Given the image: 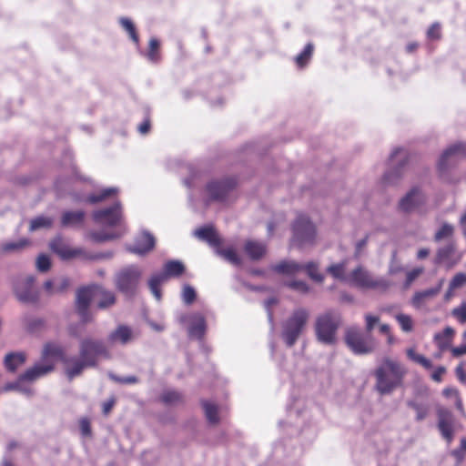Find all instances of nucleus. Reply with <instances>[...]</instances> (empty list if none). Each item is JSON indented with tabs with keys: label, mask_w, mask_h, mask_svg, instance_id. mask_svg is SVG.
<instances>
[{
	"label": "nucleus",
	"mask_w": 466,
	"mask_h": 466,
	"mask_svg": "<svg viewBox=\"0 0 466 466\" xmlns=\"http://www.w3.org/2000/svg\"><path fill=\"white\" fill-rule=\"evenodd\" d=\"M453 233V227L451 224L444 223L441 228L435 233L434 240L440 241L444 238L451 236Z\"/></svg>",
	"instance_id": "8fccbe9b"
},
{
	"label": "nucleus",
	"mask_w": 466,
	"mask_h": 466,
	"mask_svg": "<svg viewBox=\"0 0 466 466\" xmlns=\"http://www.w3.org/2000/svg\"><path fill=\"white\" fill-rule=\"evenodd\" d=\"M346 261L337 264H332L327 268V272L334 279L343 280L345 279Z\"/></svg>",
	"instance_id": "58836bf2"
},
{
	"label": "nucleus",
	"mask_w": 466,
	"mask_h": 466,
	"mask_svg": "<svg viewBox=\"0 0 466 466\" xmlns=\"http://www.w3.org/2000/svg\"><path fill=\"white\" fill-rule=\"evenodd\" d=\"M344 340L347 347L355 355H368L376 349L375 339L369 334H364L358 327L351 326L345 331Z\"/></svg>",
	"instance_id": "423d86ee"
},
{
	"label": "nucleus",
	"mask_w": 466,
	"mask_h": 466,
	"mask_svg": "<svg viewBox=\"0 0 466 466\" xmlns=\"http://www.w3.org/2000/svg\"><path fill=\"white\" fill-rule=\"evenodd\" d=\"M156 242V238L151 232L141 229L134 237L133 243L125 245V248L131 254L144 257L154 250Z\"/></svg>",
	"instance_id": "9b49d317"
},
{
	"label": "nucleus",
	"mask_w": 466,
	"mask_h": 466,
	"mask_svg": "<svg viewBox=\"0 0 466 466\" xmlns=\"http://www.w3.org/2000/svg\"><path fill=\"white\" fill-rule=\"evenodd\" d=\"M115 193H116V189L114 187L106 188V189H103L98 194L89 195L87 197V198H86V201L91 203V204H95V203H97V202H102L106 198H107L109 196H111V195H113Z\"/></svg>",
	"instance_id": "c03bdc74"
},
{
	"label": "nucleus",
	"mask_w": 466,
	"mask_h": 466,
	"mask_svg": "<svg viewBox=\"0 0 466 466\" xmlns=\"http://www.w3.org/2000/svg\"><path fill=\"white\" fill-rule=\"evenodd\" d=\"M454 333V329L448 326L443 329L442 332H439L434 335V341L441 350H445L450 347V343Z\"/></svg>",
	"instance_id": "c85d7f7f"
},
{
	"label": "nucleus",
	"mask_w": 466,
	"mask_h": 466,
	"mask_svg": "<svg viewBox=\"0 0 466 466\" xmlns=\"http://www.w3.org/2000/svg\"><path fill=\"white\" fill-rule=\"evenodd\" d=\"M34 283L33 276L20 277L15 281L14 293L21 303L33 304L38 300L39 294Z\"/></svg>",
	"instance_id": "1a4fd4ad"
},
{
	"label": "nucleus",
	"mask_w": 466,
	"mask_h": 466,
	"mask_svg": "<svg viewBox=\"0 0 466 466\" xmlns=\"http://www.w3.org/2000/svg\"><path fill=\"white\" fill-rule=\"evenodd\" d=\"M25 380H21V375L17 378V380L14 382H9L5 384L2 390L3 391H11V390H17L23 394H25L27 396H31L33 394V390L25 385Z\"/></svg>",
	"instance_id": "72a5a7b5"
},
{
	"label": "nucleus",
	"mask_w": 466,
	"mask_h": 466,
	"mask_svg": "<svg viewBox=\"0 0 466 466\" xmlns=\"http://www.w3.org/2000/svg\"><path fill=\"white\" fill-rule=\"evenodd\" d=\"M150 127H151V124H150V119L148 117H147L137 127V130L138 132L141 134V135H147L149 130H150Z\"/></svg>",
	"instance_id": "69168bd1"
},
{
	"label": "nucleus",
	"mask_w": 466,
	"mask_h": 466,
	"mask_svg": "<svg viewBox=\"0 0 466 466\" xmlns=\"http://www.w3.org/2000/svg\"><path fill=\"white\" fill-rule=\"evenodd\" d=\"M53 224V219L48 217L40 216L31 220L29 229L35 231L40 228H50Z\"/></svg>",
	"instance_id": "4c0bfd02"
},
{
	"label": "nucleus",
	"mask_w": 466,
	"mask_h": 466,
	"mask_svg": "<svg viewBox=\"0 0 466 466\" xmlns=\"http://www.w3.org/2000/svg\"><path fill=\"white\" fill-rule=\"evenodd\" d=\"M165 281H166V279H164V277L160 274V272H158V273L153 274L147 282L148 288H149L151 293L156 298V299L158 301L162 298L160 286Z\"/></svg>",
	"instance_id": "2f4dec72"
},
{
	"label": "nucleus",
	"mask_w": 466,
	"mask_h": 466,
	"mask_svg": "<svg viewBox=\"0 0 466 466\" xmlns=\"http://www.w3.org/2000/svg\"><path fill=\"white\" fill-rule=\"evenodd\" d=\"M160 399L165 404H174L180 400L181 395L176 390H167L162 393Z\"/></svg>",
	"instance_id": "09e8293b"
},
{
	"label": "nucleus",
	"mask_w": 466,
	"mask_h": 466,
	"mask_svg": "<svg viewBox=\"0 0 466 466\" xmlns=\"http://www.w3.org/2000/svg\"><path fill=\"white\" fill-rule=\"evenodd\" d=\"M382 367H385L387 372L389 371L392 377L401 381L403 371L396 361L386 359Z\"/></svg>",
	"instance_id": "e433bc0d"
},
{
	"label": "nucleus",
	"mask_w": 466,
	"mask_h": 466,
	"mask_svg": "<svg viewBox=\"0 0 466 466\" xmlns=\"http://www.w3.org/2000/svg\"><path fill=\"white\" fill-rule=\"evenodd\" d=\"M201 403L208 421L210 424H217L219 421L218 406L208 400H202Z\"/></svg>",
	"instance_id": "f704fd0d"
},
{
	"label": "nucleus",
	"mask_w": 466,
	"mask_h": 466,
	"mask_svg": "<svg viewBox=\"0 0 466 466\" xmlns=\"http://www.w3.org/2000/svg\"><path fill=\"white\" fill-rule=\"evenodd\" d=\"M309 316V310L300 307L282 320L280 338L288 348H292L298 342L307 327Z\"/></svg>",
	"instance_id": "f03ea898"
},
{
	"label": "nucleus",
	"mask_w": 466,
	"mask_h": 466,
	"mask_svg": "<svg viewBox=\"0 0 466 466\" xmlns=\"http://www.w3.org/2000/svg\"><path fill=\"white\" fill-rule=\"evenodd\" d=\"M376 389L380 394H389L400 383V380L389 374L385 367H379L375 371Z\"/></svg>",
	"instance_id": "f3484780"
},
{
	"label": "nucleus",
	"mask_w": 466,
	"mask_h": 466,
	"mask_svg": "<svg viewBox=\"0 0 466 466\" xmlns=\"http://www.w3.org/2000/svg\"><path fill=\"white\" fill-rule=\"evenodd\" d=\"M292 237L290 245L299 249L313 247L316 242L317 230L309 217L303 214L297 216L291 225Z\"/></svg>",
	"instance_id": "39448f33"
},
{
	"label": "nucleus",
	"mask_w": 466,
	"mask_h": 466,
	"mask_svg": "<svg viewBox=\"0 0 466 466\" xmlns=\"http://www.w3.org/2000/svg\"><path fill=\"white\" fill-rule=\"evenodd\" d=\"M313 49V44L308 43L303 51L296 56L295 61L299 66H303L309 62L312 56Z\"/></svg>",
	"instance_id": "ea45409f"
},
{
	"label": "nucleus",
	"mask_w": 466,
	"mask_h": 466,
	"mask_svg": "<svg viewBox=\"0 0 466 466\" xmlns=\"http://www.w3.org/2000/svg\"><path fill=\"white\" fill-rule=\"evenodd\" d=\"M181 297L186 305H191L197 299V292L192 286L185 284L182 289Z\"/></svg>",
	"instance_id": "a18cd8bd"
},
{
	"label": "nucleus",
	"mask_w": 466,
	"mask_h": 466,
	"mask_svg": "<svg viewBox=\"0 0 466 466\" xmlns=\"http://www.w3.org/2000/svg\"><path fill=\"white\" fill-rule=\"evenodd\" d=\"M441 36V25L433 23L427 31V37L431 40H438Z\"/></svg>",
	"instance_id": "13d9d810"
},
{
	"label": "nucleus",
	"mask_w": 466,
	"mask_h": 466,
	"mask_svg": "<svg viewBox=\"0 0 466 466\" xmlns=\"http://www.w3.org/2000/svg\"><path fill=\"white\" fill-rule=\"evenodd\" d=\"M406 151L402 148H395L390 156V162L393 166V169L387 171L383 176V182L386 185H395L401 177V168L407 162Z\"/></svg>",
	"instance_id": "ddd939ff"
},
{
	"label": "nucleus",
	"mask_w": 466,
	"mask_h": 466,
	"mask_svg": "<svg viewBox=\"0 0 466 466\" xmlns=\"http://www.w3.org/2000/svg\"><path fill=\"white\" fill-rule=\"evenodd\" d=\"M61 357L62 350L59 346L53 343L46 344L41 360L22 373L21 380H24L25 383H32L46 376L54 370L56 361Z\"/></svg>",
	"instance_id": "20e7f679"
},
{
	"label": "nucleus",
	"mask_w": 466,
	"mask_h": 466,
	"mask_svg": "<svg viewBox=\"0 0 466 466\" xmlns=\"http://www.w3.org/2000/svg\"><path fill=\"white\" fill-rule=\"evenodd\" d=\"M27 244L28 241L26 239L6 242L1 246V249L6 253L15 252L23 249Z\"/></svg>",
	"instance_id": "79ce46f5"
},
{
	"label": "nucleus",
	"mask_w": 466,
	"mask_h": 466,
	"mask_svg": "<svg viewBox=\"0 0 466 466\" xmlns=\"http://www.w3.org/2000/svg\"><path fill=\"white\" fill-rule=\"evenodd\" d=\"M119 23L123 29L128 35L129 39L137 46H139V36L137 31V27L133 21L127 17H121Z\"/></svg>",
	"instance_id": "473e14b6"
},
{
	"label": "nucleus",
	"mask_w": 466,
	"mask_h": 466,
	"mask_svg": "<svg viewBox=\"0 0 466 466\" xmlns=\"http://www.w3.org/2000/svg\"><path fill=\"white\" fill-rule=\"evenodd\" d=\"M423 271L421 268H416L409 271L406 275V284L410 285L412 283Z\"/></svg>",
	"instance_id": "e2e57ef3"
},
{
	"label": "nucleus",
	"mask_w": 466,
	"mask_h": 466,
	"mask_svg": "<svg viewBox=\"0 0 466 466\" xmlns=\"http://www.w3.org/2000/svg\"><path fill=\"white\" fill-rule=\"evenodd\" d=\"M135 336L133 330L124 325L118 326V342L127 344L134 339Z\"/></svg>",
	"instance_id": "49530a36"
},
{
	"label": "nucleus",
	"mask_w": 466,
	"mask_h": 466,
	"mask_svg": "<svg viewBox=\"0 0 466 466\" xmlns=\"http://www.w3.org/2000/svg\"><path fill=\"white\" fill-rule=\"evenodd\" d=\"M342 323L339 310L329 309L317 316L314 323L316 339L321 344L331 346L337 342V332Z\"/></svg>",
	"instance_id": "7ed1b4c3"
},
{
	"label": "nucleus",
	"mask_w": 466,
	"mask_h": 466,
	"mask_svg": "<svg viewBox=\"0 0 466 466\" xmlns=\"http://www.w3.org/2000/svg\"><path fill=\"white\" fill-rule=\"evenodd\" d=\"M349 281L360 289H387L390 284L384 279H373L363 267L354 268L349 276Z\"/></svg>",
	"instance_id": "9d476101"
},
{
	"label": "nucleus",
	"mask_w": 466,
	"mask_h": 466,
	"mask_svg": "<svg viewBox=\"0 0 466 466\" xmlns=\"http://www.w3.org/2000/svg\"><path fill=\"white\" fill-rule=\"evenodd\" d=\"M446 372V368L443 366H439L435 369L433 373L431 374V379L434 381L441 382L442 380V375Z\"/></svg>",
	"instance_id": "0e129e2a"
},
{
	"label": "nucleus",
	"mask_w": 466,
	"mask_h": 466,
	"mask_svg": "<svg viewBox=\"0 0 466 466\" xmlns=\"http://www.w3.org/2000/svg\"><path fill=\"white\" fill-rule=\"evenodd\" d=\"M79 428L81 435L85 438L91 437L92 431L90 421L87 418H81L79 420Z\"/></svg>",
	"instance_id": "4d7b16f0"
},
{
	"label": "nucleus",
	"mask_w": 466,
	"mask_h": 466,
	"mask_svg": "<svg viewBox=\"0 0 466 466\" xmlns=\"http://www.w3.org/2000/svg\"><path fill=\"white\" fill-rule=\"evenodd\" d=\"M102 293L103 289L96 285L84 287L77 289L76 296V309L84 323L90 322L93 319V315L89 310L90 303L97 299Z\"/></svg>",
	"instance_id": "0eeeda50"
},
{
	"label": "nucleus",
	"mask_w": 466,
	"mask_h": 466,
	"mask_svg": "<svg viewBox=\"0 0 466 466\" xmlns=\"http://www.w3.org/2000/svg\"><path fill=\"white\" fill-rule=\"evenodd\" d=\"M302 270L314 281L321 283L324 280L322 274L319 273V263L316 261H309L302 264Z\"/></svg>",
	"instance_id": "c9c22d12"
},
{
	"label": "nucleus",
	"mask_w": 466,
	"mask_h": 466,
	"mask_svg": "<svg viewBox=\"0 0 466 466\" xmlns=\"http://www.w3.org/2000/svg\"><path fill=\"white\" fill-rule=\"evenodd\" d=\"M466 284V274L457 273L450 282V289H459Z\"/></svg>",
	"instance_id": "864d4df0"
},
{
	"label": "nucleus",
	"mask_w": 466,
	"mask_h": 466,
	"mask_svg": "<svg viewBox=\"0 0 466 466\" xmlns=\"http://www.w3.org/2000/svg\"><path fill=\"white\" fill-rule=\"evenodd\" d=\"M194 235L200 240L207 242L209 246L218 248L221 239L216 229L210 226H204L195 230Z\"/></svg>",
	"instance_id": "aec40b11"
},
{
	"label": "nucleus",
	"mask_w": 466,
	"mask_h": 466,
	"mask_svg": "<svg viewBox=\"0 0 466 466\" xmlns=\"http://www.w3.org/2000/svg\"><path fill=\"white\" fill-rule=\"evenodd\" d=\"M466 155V144L464 143H456L450 146L444 152L441 154L438 167L439 169L444 171L448 167L449 160L452 157H457L461 156Z\"/></svg>",
	"instance_id": "6ab92c4d"
},
{
	"label": "nucleus",
	"mask_w": 466,
	"mask_h": 466,
	"mask_svg": "<svg viewBox=\"0 0 466 466\" xmlns=\"http://www.w3.org/2000/svg\"><path fill=\"white\" fill-rule=\"evenodd\" d=\"M187 319L189 320V326L187 329L188 336L197 339H202L207 329V323L204 316L199 313H194L188 317H181L180 321L184 322Z\"/></svg>",
	"instance_id": "a211bd4d"
},
{
	"label": "nucleus",
	"mask_w": 466,
	"mask_h": 466,
	"mask_svg": "<svg viewBox=\"0 0 466 466\" xmlns=\"http://www.w3.org/2000/svg\"><path fill=\"white\" fill-rule=\"evenodd\" d=\"M438 429L443 439L451 443L454 436L455 419L452 412L444 407L437 408Z\"/></svg>",
	"instance_id": "2eb2a0df"
},
{
	"label": "nucleus",
	"mask_w": 466,
	"mask_h": 466,
	"mask_svg": "<svg viewBox=\"0 0 466 466\" xmlns=\"http://www.w3.org/2000/svg\"><path fill=\"white\" fill-rule=\"evenodd\" d=\"M244 250L251 259L258 260L266 254L267 246L260 241L248 240L245 243Z\"/></svg>",
	"instance_id": "393cba45"
},
{
	"label": "nucleus",
	"mask_w": 466,
	"mask_h": 466,
	"mask_svg": "<svg viewBox=\"0 0 466 466\" xmlns=\"http://www.w3.org/2000/svg\"><path fill=\"white\" fill-rule=\"evenodd\" d=\"M236 186L237 180L235 177H226L209 181L206 186V189L210 200L222 201Z\"/></svg>",
	"instance_id": "f8f14e48"
},
{
	"label": "nucleus",
	"mask_w": 466,
	"mask_h": 466,
	"mask_svg": "<svg viewBox=\"0 0 466 466\" xmlns=\"http://www.w3.org/2000/svg\"><path fill=\"white\" fill-rule=\"evenodd\" d=\"M368 238H369V236L367 235L365 238L357 241V243L355 245V252H354V257L356 258L360 257L363 248L367 246Z\"/></svg>",
	"instance_id": "680f3d73"
},
{
	"label": "nucleus",
	"mask_w": 466,
	"mask_h": 466,
	"mask_svg": "<svg viewBox=\"0 0 466 466\" xmlns=\"http://www.w3.org/2000/svg\"><path fill=\"white\" fill-rule=\"evenodd\" d=\"M455 373H456V376L458 378V380L462 382V383H465L466 382V372L462 367V365H459L456 370H455Z\"/></svg>",
	"instance_id": "774afa93"
},
{
	"label": "nucleus",
	"mask_w": 466,
	"mask_h": 466,
	"mask_svg": "<svg viewBox=\"0 0 466 466\" xmlns=\"http://www.w3.org/2000/svg\"><path fill=\"white\" fill-rule=\"evenodd\" d=\"M456 252L457 246L455 241H449L444 246L438 248L434 264L437 266H444L447 269L452 268L461 259L459 256H456Z\"/></svg>",
	"instance_id": "4468645a"
},
{
	"label": "nucleus",
	"mask_w": 466,
	"mask_h": 466,
	"mask_svg": "<svg viewBox=\"0 0 466 466\" xmlns=\"http://www.w3.org/2000/svg\"><path fill=\"white\" fill-rule=\"evenodd\" d=\"M408 357L413 361L420 364L423 368L430 370L432 368V363L430 360L425 358L423 355L417 354L413 349L407 350Z\"/></svg>",
	"instance_id": "37998d69"
},
{
	"label": "nucleus",
	"mask_w": 466,
	"mask_h": 466,
	"mask_svg": "<svg viewBox=\"0 0 466 466\" xmlns=\"http://www.w3.org/2000/svg\"><path fill=\"white\" fill-rule=\"evenodd\" d=\"M85 218V213L78 211H66L63 214L61 223L64 227L75 228L81 226Z\"/></svg>",
	"instance_id": "cd10ccee"
},
{
	"label": "nucleus",
	"mask_w": 466,
	"mask_h": 466,
	"mask_svg": "<svg viewBox=\"0 0 466 466\" xmlns=\"http://www.w3.org/2000/svg\"><path fill=\"white\" fill-rule=\"evenodd\" d=\"M443 283L444 279H441L436 287L416 292L412 298L413 306L419 308L422 302L438 295L442 288Z\"/></svg>",
	"instance_id": "5701e85b"
},
{
	"label": "nucleus",
	"mask_w": 466,
	"mask_h": 466,
	"mask_svg": "<svg viewBox=\"0 0 466 466\" xmlns=\"http://www.w3.org/2000/svg\"><path fill=\"white\" fill-rule=\"evenodd\" d=\"M407 405L416 411V420L421 421L428 415V407L414 400H409Z\"/></svg>",
	"instance_id": "a19ab883"
},
{
	"label": "nucleus",
	"mask_w": 466,
	"mask_h": 466,
	"mask_svg": "<svg viewBox=\"0 0 466 466\" xmlns=\"http://www.w3.org/2000/svg\"><path fill=\"white\" fill-rule=\"evenodd\" d=\"M285 285L290 289L301 294H307L309 291V286L303 280H291L286 282Z\"/></svg>",
	"instance_id": "de8ad7c7"
},
{
	"label": "nucleus",
	"mask_w": 466,
	"mask_h": 466,
	"mask_svg": "<svg viewBox=\"0 0 466 466\" xmlns=\"http://www.w3.org/2000/svg\"><path fill=\"white\" fill-rule=\"evenodd\" d=\"M185 266L179 260H168L164 264L163 271L160 274L167 280L170 278H177L181 276L185 272Z\"/></svg>",
	"instance_id": "b1692460"
},
{
	"label": "nucleus",
	"mask_w": 466,
	"mask_h": 466,
	"mask_svg": "<svg viewBox=\"0 0 466 466\" xmlns=\"http://www.w3.org/2000/svg\"><path fill=\"white\" fill-rule=\"evenodd\" d=\"M100 296H103V298L98 301L97 303V307L98 309H106L111 305H113L115 303V297L114 295L110 294V293H106L104 290H103V293L100 294L98 297Z\"/></svg>",
	"instance_id": "5fc2aeb1"
},
{
	"label": "nucleus",
	"mask_w": 466,
	"mask_h": 466,
	"mask_svg": "<svg viewBox=\"0 0 466 466\" xmlns=\"http://www.w3.org/2000/svg\"><path fill=\"white\" fill-rule=\"evenodd\" d=\"M160 42L156 37H151L148 43V50L141 53L150 63L157 64L160 61Z\"/></svg>",
	"instance_id": "c756f323"
},
{
	"label": "nucleus",
	"mask_w": 466,
	"mask_h": 466,
	"mask_svg": "<svg viewBox=\"0 0 466 466\" xmlns=\"http://www.w3.org/2000/svg\"><path fill=\"white\" fill-rule=\"evenodd\" d=\"M93 218L96 223L101 226H115V224L116 223V205L114 204L107 208L94 212Z\"/></svg>",
	"instance_id": "412c9836"
},
{
	"label": "nucleus",
	"mask_w": 466,
	"mask_h": 466,
	"mask_svg": "<svg viewBox=\"0 0 466 466\" xmlns=\"http://www.w3.org/2000/svg\"><path fill=\"white\" fill-rule=\"evenodd\" d=\"M278 303V299L274 297L268 298L265 300L264 306L268 312V319L269 323L273 326V312L271 311V307Z\"/></svg>",
	"instance_id": "052dcab7"
},
{
	"label": "nucleus",
	"mask_w": 466,
	"mask_h": 466,
	"mask_svg": "<svg viewBox=\"0 0 466 466\" xmlns=\"http://www.w3.org/2000/svg\"><path fill=\"white\" fill-rule=\"evenodd\" d=\"M108 357V350L105 343L91 338L84 339L79 344V356L64 358L66 374L72 380L79 376L85 369L96 365L100 359Z\"/></svg>",
	"instance_id": "f257e3e1"
},
{
	"label": "nucleus",
	"mask_w": 466,
	"mask_h": 466,
	"mask_svg": "<svg viewBox=\"0 0 466 466\" xmlns=\"http://www.w3.org/2000/svg\"><path fill=\"white\" fill-rule=\"evenodd\" d=\"M50 248L59 255L63 259H69L81 254L80 249H73L62 243L60 238H56L50 243Z\"/></svg>",
	"instance_id": "a878e982"
},
{
	"label": "nucleus",
	"mask_w": 466,
	"mask_h": 466,
	"mask_svg": "<svg viewBox=\"0 0 466 466\" xmlns=\"http://www.w3.org/2000/svg\"><path fill=\"white\" fill-rule=\"evenodd\" d=\"M396 319L400 325L401 329L405 332H409L412 329V320L409 315L398 314Z\"/></svg>",
	"instance_id": "3c124183"
},
{
	"label": "nucleus",
	"mask_w": 466,
	"mask_h": 466,
	"mask_svg": "<svg viewBox=\"0 0 466 466\" xmlns=\"http://www.w3.org/2000/svg\"><path fill=\"white\" fill-rule=\"evenodd\" d=\"M216 254L219 257L223 258L225 260L229 262L230 264L239 267L242 264V260L234 248H220L219 247L216 248Z\"/></svg>",
	"instance_id": "7c9ffc66"
},
{
	"label": "nucleus",
	"mask_w": 466,
	"mask_h": 466,
	"mask_svg": "<svg viewBox=\"0 0 466 466\" xmlns=\"http://www.w3.org/2000/svg\"><path fill=\"white\" fill-rule=\"evenodd\" d=\"M142 274V269L136 264L122 268L118 271V291H121L129 298L135 296L137 292Z\"/></svg>",
	"instance_id": "6e6552de"
},
{
	"label": "nucleus",
	"mask_w": 466,
	"mask_h": 466,
	"mask_svg": "<svg viewBox=\"0 0 466 466\" xmlns=\"http://www.w3.org/2000/svg\"><path fill=\"white\" fill-rule=\"evenodd\" d=\"M26 360V355L22 351H13L7 353L4 358V367L8 372H15Z\"/></svg>",
	"instance_id": "4be33fe9"
},
{
	"label": "nucleus",
	"mask_w": 466,
	"mask_h": 466,
	"mask_svg": "<svg viewBox=\"0 0 466 466\" xmlns=\"http://www.w3.org/2000/svg\"><path fill=\"white\" fill-rule=\"evenodd\" d=\"M451 353L454 357H461L466 354V343L451 349Z\"/></svg>",
	"instance_id": "338daca9"
},
{
	"label": "nucleus",
	"mask_w": 466,
	"mask_h": 466,
	"mask_svg": "<svg viewBox=\"0 0 466 466\" xmlns=\"http://www.w3.org/2000/svg\"><path fill=\"white\" fill-rule=\"evenodd\" d=\"M425 202V195L419 187H413L403 196L398 204L401 212L410 213Z\"/></svg>",
	"instance_id": "dca6fc26"
},
{
	"label": "nucleus",
	"mask_w": 466,
	"mask_h": 466,
	"mask_svg": "<svg viewBox=\"0 0 466 466\" xmlns=\"http://www.w3.org/2000/svg\"><path fill=\"white\" fill-rule=\"evenodd\" d=\"M453 317H455L460 323H466V302L461 303L459 307L454 308L451 311Z\"/></svg>",
	"instance_id": "603ef678"
},
{
	"label": "nucleus",
	"mask_w": 466,
	"mask_h": 466,
	"mask_svg": "<svg viewBox=\"0 0 466 466\" xmlns=\"http://www.w3.org/2000/svg\"><path fill=\"white\" fill-rule=\"evenodd\" d=\"M272 269L279 274H295L302 270V264L294 260H282L272 266Z\"/></svg>",
	"instance_id": "bb28decb"
},
{
	"label": "nucleus",
	"mask_w": 466,
	"mask_h": 466,
	"mask_svg": "<svg viewBox=\"0 0 466 466\" xmlns=\"http://www.w3.org/2000/svg\"><path fill=\"white\" fill-rule=\"evenodd\" d=\"M366 332L370 334L376 325L380 323V318L371 314L365 315Z\"/></svg>",
	"instance_id": "bf43d9fd"
},
{
	"label": "nucleus",
	"mask_w": 466,
	"mask_h": 466,
	"mask_svg": "<svg viewBox=\"0 0 466 466\" xmlns=\"http://www.w3.org/2000/svg\"><path fill=\"white\" fill-rule=\"evenodd\" d=\"M51 263L48 256L42 254L36 259V268L41 272H46L50 268Z\"/></svg>",
	"instance_id": "6e6d98bb"
}]
</instances>
